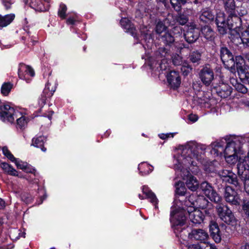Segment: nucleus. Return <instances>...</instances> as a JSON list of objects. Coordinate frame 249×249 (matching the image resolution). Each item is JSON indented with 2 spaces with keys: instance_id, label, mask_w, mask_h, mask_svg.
<instances>
[{
  "instance_id": "1",
  "label": "nucleus",
  "mask_w": 249,
  "mask_h": 249,
  "mask_svg": "<svg viewBox=\"0 0 249 249\" xmlns=\"http://www.w3.org/2000/svg\"><path fill=\"white\" fill-rule=\"evenodd\" d=\"M205 149L206 145L193 141L190 142L181 146L175 156V170L178 176L185 180L187 187L192 191H195L198 188L199 182L196 178L191 174L188 168L193 174L198 172L197 162Z\"/></svg>"
},
{
  "instance_id": "2",
  "label": "nucleus",
  "mask_w": 249,
  "mask_h": 249,
  "mask_svg": "<svg viewBox=\"0 0 249 249\" xmlns=\"http://www.w3.org/2000/svg\"><path fill=\"white\" fill-rule=\"evenodd\" d=\"M226 139L228 141L224 149V157L228 163L234 164L239 159L238 155L242 153V145L246 141L249 142V135L246 137L226 136Z\"/></svg>"
},
{
  "instance_id": "3",
  "label": "nucleus",
  "mask_w": 249,
  "mask_h": 249,
  "mask_svg": "<svg viewBox=\"0 0 249 249\" xmlns=\"http://www.w3.org/2000/svg\"><path fill=\"white\" fill-rule=\"evenodd\" d=\"M238 13V12H235V14H229L228 18V30L230 31V38L233 43L237 45L241 43L245 45L243 36L245 33L249 34V31H245L240 36L241 20L237 16Z\"/></svg>"
},
{
  "instance_id": "4",
  "label": "nucleus",
  "mask_w": 249,
  "mask_h": 249,
  "mask_svg": "<svg viewBox=\"0 0 249 249\" xmlns=\"http://www.w3.org/2000/svg\"><path fill=\"white\" fill-rule=\"evenodd\" d=\"M187 212L183 209L177 208L170 214V221L176 236L183 239V234L186 232L185 222Z\"/></svg>"
},
{
  "instance_id": "5",
  "label": "nucleus",
  "mask_w": 249,
  "mask_h": 249,
  "mask_svg": "<svg viewBox=\"0 0 249 249\" xmlns=\"http://www.w3.org/2000/svg\"><path fill=\"white\" fill-rule=\"evenodd\" d=\"M216 210L218 216L225 223L232 225L235 224V218L231 211L226 205L218 204L216 206Z\"/></svg>"
},
{
  "instance_id": "6",
  "label": "nucleus",
  "mask_w": 249,
  "mask_h": 249,
  "mask_svg": "<svg viewBox=\"0 0 249 249\" xmlns=\"http://www.w3.org/2000/svg\"><path fill=\"white\" fill-rule=\"evenodd\" d=\"M20 115V112L8 105L0 107V120L3 122L13 123L15 118Z\"/></svg>"
},
{
  "instance_id": "7",
  "label": "nucleus",
  "mask_w": 249,
  "mask_h": 249,
  "mask_svg": "<svg viewBox=\"0 0 249 249\" xmlns=\"http://www.w3.org/2000/svg\"><path fill=\"white\" fill-rule=\"evenodd\" d=\"M221 59L225 67L230 69L232 72H235V62L233 56L226 47H221L220 51Z\"/></svg>"
},
{
  "instance_id": "8",
  "label": "nucleus",
  "mask_w": 249,
  "mask_h": 249,
  "mask_svg": "<svg viewBox=\"0 0 249 249\" xmlns=\"http://www.w3.org/2000/svg\"><path fill=\"white\" fill-rule=\"evenodd\" d=\"M200 187L203 193L211 201L216 203H219L221 201V197L217 194L212 186L208 182L206 181L202 182L201 183Z\"/></svg>"
},
{
  "instance_id": "9",
  "label": "nucleus",
  "mask_w": 249,
  "mask_h": 249,
  "mask_svg": "<svg viewBox=\"0 0 249 249\" xmlns=\"http://www.w3.org/2000/svg\"><path fill=\"white\" fill-rule=\"evenodd\" d=\"M218 175L223 181L232 184L237 188H240V184L237 176L232 171L228 170H222L218 172Z\"/></svg>"
},
{
  "instance_id": "10",
  "label": "nucleus",
  "mask_w": 249,
  "mask_h": 249,
  "mask_svg": "<svg viewBox=\"0 0 249 249\" xmlns=\"http://www.w3.org/2000/svg\"><path fill=\"white\" fill-rule=\"evenodd\" d=\"M227 202L232 205H239L240 199L237 193L231 186H227L224 195Z\"/></svg>"
},
{
  "instance_id": "11",
  "label": "nucleus",
  "mask_w": 249,
  "mask_h": 249,
  "mask_svg": "<svg viewBox=\"0 0 249 249\" xmlns=\"http://www.w3.org/2000/svg\"><path fill=\"white\" fill-rule=\"evenodd\" d=\"M199 77L202 83L206 86H208L214 79V72L209 66H205L201 69Z\"/></svg>"
},
{
  "instance_id": "12",
  "label": "nucleus",
  "mask_w": 249,
  "mask_h": 249,
  "mask_svg": "<svg viewBox=\"0 0 249 249\" xmlns=\"http://www.w3.org/2000/svg\"><path fill=\"white\" fill-rule=\"evenodd\" d=\"M199 34V30L194 23H191L188 26V29L183 36L187 42L192 43L198 38Z\"/></svg>"
},
{
  "instance_id": "13",
  "label": "nucleus",
  "mask_w": 249,
  "mask_h": 249,
  "mask_svg": "<svg viewBox=\"0 0 249 249\" xmlns=\"http://www.w3.org/2000/svg\"><path fill=\"white\" fill-rule=\"evenodd\" d=\"M188 234V237L191 239H194L199 241L201 243H206V241L209 238V235L207 232L202 229H194L190 233L187 231L183 234V237Z\"/></svg>"
},
{
  "instance_id": "14",
  "label": "nucleus",
  "mask_w": 249,
  "mask_h": 249,
  "mask_svg": "<svg viewBox=\"0 0 249 249\" xmlns=\"http://www.w3.org/2000/svg\"><path fill=\"white\" fill-rule=\"evenodd\" d=\"M244 160L240 157L237 165L238 175L243 181L249 178V166Z\"/></svg>"
},
{
  "instance_id": "15",
  "label": "nucleus",
  "mask_w": 249,
  "mask_h": 249,
  "mask_svg": "<svg viewBox=\"0 0 249 249\" xmlns=\"http://www.w3.org/2000/svg\"><path fill=\"white\" fill-rule=\"evenodd\" d=\"M188 199L194 207H197L202 209H204L209 203L204 196H196L194 194L190 195Z\"/></svg>"
},
{
  "instance_id": "16",
  "label": "nucleus",
  "mask_w": 249,
  "mask_h": 249,
  "mask_svg": "<svg viewBox=\"0 0 249 249\" xmlns=\"http://www.w3.org/2000/svg\"><path fill=\"white\" fill-rule=\"evenodd\" d=\"M18 75L20 79L26 81L27 83L29 82L30 79L27 76H34L35 72L33 69L29 66L24 64H20L19 66Z\"/></svg>"
},
{
  "instance_id": "17",
  "label": "nucleus",
  "mask_w": 249,
  "mask_h": 249,
  "mask_svg": "<svg viewBox=\"0 0 249 249\" xmlns=\"http://www.w3.org/2000/svg\"><path fill=\"white\" fill-rule=\"evenodd\" d=\"M167 80L173 89H177L181 83V79L178 72L175 71H170L166 76Z\"/></svg>"
},
{
  "instance_id": "18",
  "label": "nucleus",
  "mask_w": 249,
  "mask_h": 249,
  "mask_svg": "<svg viewBox=\"0 0 249 249\" xmlns=\"http://www.w3.org/2000/svg\"><path fill=\"white\" fill-rule=\"evenodd\" d=\"M215 22L219 33L222 35L226 34L228 27V26H227L228 20L227 22H225V18L224 13H219L217 14Z\"/></svg>"
},
{
  "instance_id": "19",
  "label": "nucleus",
  "mask_w": 249,
  "mask_h": 249,
  "mask_svg": "<svg viewBox=\"0 0 249 249\" xmlns=\"http://www.w3.org/2000/svg\"><path fill=\"white\" fill-rule=\"evenodd\" d=\"M51 84L49 83L46 85L43 92L41 94V97L38 101V103L40 106H44L46 103V100L48 98H50L53 94L55 90V87L52 86L51 89L50 88Z\"/></svg>"
},
{
  "instance_id": "20",
  "label": "nucleus",
  "mask_w": 249,
  "mask_h": 249,
  "mask_svg": "<svg viewBox=\"0 0 249 249\" xmlns=\"http://www.w3.org/2000/svg\"><path fill=\"white\" fill-rule=\"evenodd\" d=\"M190 221L194 224H200L204 219L202 212L199 210H194L192 212H187Z\"/></svg>"
},
{
  "instance_id": "21",
  "label": "nucleus",
  "mask_w": 249,
  "mask_h": 249,
  "mask_svg": "<svg viewBox=\"0 0 249 249\" xmlns=\"http://www.w3.org/2000/svg\"><path fill=\"white\" fill-rule=\"evenodd\" d=\"M226 139V136H225L223 138L212 143L213 151L214 154L218 155L222 154L223 152H224V146L226 144H227L228 141Z\"/></svg>"
},
{
  "instance_id": "22",
  "label": "nucleus",
  "mask_w": 249,
  "mask_h": 249,
  "mask_svg": "<svg viewBox=\"0 0 249 249\" xmlns=\"http://www.w3.org/2000/svg\"><path fill=\"white\" fill-rule=\"evenodd\" d=\"M122 27L126 30V32L129 33L134 37H136V30L134 25L127 18H122L120 21Z\"/></svg>"
},
{
  "instance_id": "23",
  "label": "nucleus",
  "mask_w": 249,
  "mask_h": 249,
  "mask_svg": "<svg viewBox=\"0 0 249 249\" xmlns=\"http://www.w3.org/2000/svg\"><path fill=\"white\" fill-rule=\"evenodd\" d=\"M214 13L208 8L203 9L199 16L200 20L204 23H209L214 18Z\"/></svg>"
},
{
  "instance_id": "24",
  "label": "nucleus",
  "mask_w": 249,
  "mask_h": 249,
  "mask_svg": "<svg viewBox=\"0 0 249 249\" xmlns=\"http://www.w3.org/2000/svg\"><path fill=\"white\" fill-rule=\"evenodd\" d=\"M168 54V52L166 49L164 47H161L159 49L158 51L156 53V61L157 62L159 61H161V63H160V67L161 70H165V67H163V64L164 62H166V60L164 59L165 57Z\"/></svg>"
},
{
  "instance_id": "25",
  "label": "nucleus",
  "mask_w": 249,
  "mask_h": 249,
  "mask_svg": "<svg viewBox=\"0 0 249 249\" xmlns=\"http://www.w3.org/2000/svg\"><path fill=\"white\" fill-rule=\"evenodd\" d=\"M216 92L221 98H227L231 94V87L227 84H222L217 88Z\"/></svg>"
},
{
  "instance_id": "26",
  "label": "nucleus",
  "mask_w": 249,
  "mask_h": 249,
  "mask_svg": "<svg viewBox=\"0 0 249 249\" xmlns=\"http://www.w3.org/2000/svg\"><path fill=\"white\" fill-rule=\"evenodd\" d=\"M142 191L146 197L150 199V202L155 205V208H157L156 205L158 203V199L156 195L149 189L148 187L143 186L142 188Z\"/></svg>"
},
{
  "instance_id": "27",
  "label": "nucleus",
  "mask_w": 249,
  "mask_h": 249,
  "mask_svg": "<svg viewBox=\"0 0 249 249\" xmlns=\"http://www.w3.org/2000/svg\"><path fill=\"white\" fill-rule=\"evenodd\" d=\"M235 70L236 69L238 73H245V60L242 56L238 55L235 57Z\"/></svg>"
},
{
  "instance_id": "28",
  "label": "nucleus",
  "mask_w": 249,
  "mask_h": 249,
  "mask_svg": "<svg viewBox=\"0 0 249 249\" xmlns=\"http://www.w3.org/2000/svg\"><path fill=\"white\" fill-rule=\"evenodd\" d=\"M225 7L229 14H235V12H238V7H235L234 0H223Z\"/></svg>"
},
{
  "instance_id": "29",
  "label": "nucleus",
  "mask_w": 249,
  "mask_h": 249,
  "mask_svg": "<svg viewBox=\"0 0 249 249\" xmlns=\"http://www.w3.org/2000/svg\"><path fill=\"white\" fill-rule=\"evenodd\" d=\"M0 167L7 174L13 176H18V172L16 171L11 165L6 162H0Z\"/></svg>"
},
{
  "instance_id": "30",
  "label": "nucleus",
  "mask_w": 249,
  "mask_h": 249,
  "mask_svg": "<svg viewBox=\"0 0 249 249\" xmlns=\"http://www.w3.org/2000/svg\"><path fill=\"white\" fill-rule=\"evenodd\" d=\"M46 141V138L44 136H39L35 138L32 140V145L35 147L40 148L43 152L46 151V149L43 147L44 142Z\"/></svg>"
},
{
  "instance_id": "31",
  "label": "nucleus",
  "mask_w": 249,
  "mask_h": 249,
  "mask_svg": "<svg viewBox=\"0 0 249 249\" xmlns=\"http://www.w3.org/2000/svg\"><path fill=\"white\" fill-rule=\"evenodd\" d=\"M202 34L206 39L212 40L214 37V32L209 26H205L201 29Z\"/></svg>"
},
{
  "instance_id": "32",
  "label": "nucleus",
  "mask_w": 249,
  "mask_h": 249,
  "mask_svg": "<svg viewBox=\"0 0 249 249\" xmlns=\"http://www.w3.org/2000/svg\"><path fill=\"white\" fill-rule=\"evenodd\" d=\"M153 167L146 163L142 162L138 166V169L140 173L142 176H145L149 174L153 170Z\"/></svg>"
},
{
  "instance_id": "33",
  "label": "nucleus",
  "mask_w": 249,
  "mask_h": 249,
  "mask_svg": "<svg viewBox=\"0 0 249 249\" xmlns=\"http://www.w3.org/2000/svg\"><path fill=\"white\" fill-rule=\"evenodd\" d=\"M14 14H9L2 16L0 15V27H3L9 25L14 19Z\"/></svg>"
},
{
  "instance_id": "34",
  "label": "nucleus",
  "mask_w": 249,
  "mask_h": 249,
  "mask_svg": "<svg viewBox=\"0 0 249 249\" xmlns=\"http://www.w3.org/2000/svg\"><path fill=\"white\" fill-rule=\"evenodd\" d=\"M161 41L166 45H171L175 41V36H173L171 33L165 32L163 35L160 36Z\"/></svg>"
},
{
  "instance_id": "35",
  "label": "nucleus",
  "mask_w": 249,
  "mask_h": 249,
  "mask_svg": "<svg viewBox=\"0 0 249 249\" xmlns=\"http://www.w3.org/2000/svg\"><path fill=\"white\" fill-rule=\"evenodd\" d=\"M15 119H17L16 127L17 128L22 129L27 126L28 119L26 116L20 113V115L17 118H15Z\"/></svg>"
},
{
  "instance_id": "36",
  "label": "nucleus",
  "mask_w": 249,
  "mask_h": 249,
  "mask_svg": "<svg viewBox=\"0 0 249 249\" xmlns=\"http://www.w3.org/2000/svg\"><path fill=\"white\" fill-rule=\"evenodd\" d=\"M173 8L178 12L181 10L182 5L185 4L187 0H170Z\"/></svg>"
},
{
  "instance_id": "37",
  "label": "nucleus",
  "mask_w": 249,
  "mask_h": 249,
  "mask_svg": "<svg viewBox=\"0 0 249 249\" xmlns=\"http://www.w3.org/2000/svg\"><path fill=\"white\" fill-rule=\"evenodd\" d=\"M13 88V84L10 82L4 83L1 87V93L4 96H7L10 93Z\"/></svg>"
},
{
  "instance_id": "38",
  "label": "nucleus",
  "mask_w": 249,
  "mask_h": 249,
  "mask_svg": "<svg viewBox=\"0 0 249 249\" xmlns=\"http://www.w3.org/2000/svg\"><path fill=\"white\" fill-rule=\"evenodd\" d=\"M201 54L197 51L191 53L189 56L190 61L193 63L198 64L201 60Z\"/></svg>"
},
{
  "instance_id": "39",
  "label": "nucleus",
  "mask_w": 249,
  "mask_h": 249,
  "mask_svg": "<svg viewBox=\"0 0 249 249\" xmlns=\"http://www.w3.org/2000/svg\"><path fill=\"white\" fill-rule=\"evenodd\" d=\"M176 193L180 196H183L185 194L186 189L182 182L178 181L175 184Z\"/></svg>"
},
{
  "instance_id": "40",
  "label": "nucleus",
  "mask_w": 249,
  "mask_h": 249,
  "mask_svg": "<svg viewBox=\"0 0 249 249\" xmlns=\"http://www.w3.org/2000/svg\"><path fill=\"white\" fill-rule=\"evenodd\" d=\"M167 27L162 21H159L157 22L155 27V31L157 34H161L162 32L165 31Z\"/></svg>"
},
{
  "instance_id": "41",
  "label": "nucleus",
  "mask_w": 249,
  "mask_h": 249,
  "mask_svg": "<svg viewBox=\"0 0 249 249\" xmlns=\"http://www.w3.org/2000/svg\"><path fill=\"white\" fill-rule=\"evenodd\" d=\"M67 9V6L64 4H61L60 5L59 9L58 11V15L62 19L66 18V12Z\"/></svg>"
},
{
  "instance_id": "42",
  "label": "nucleus",
  "mask_w": 249,
  "mask_h": 249,
  "mask_svg": "<svg viewBox=\"0 0 249 249\" xmlns=\"http://www.w3.org/2000/svg\"><path fill=\"white\" fill-rule=\"evenodd\" d=\"M13 162L15 163L18 168L22 170H24L27 166V163L26 162H23L18 159H16V158L15 160H14Z\"/></svg>"
},
{
  "instance_id": "43",
  "label": "nucleus",
  "mask_w": 249,
  "mask_h": 249,
  "mask_svg": "<svg viewBox=\"0 0 249 249\" xmlns=\"http://www.w3.org/2000/svg\"><path fill=\"white\" fill-rule=\"evenodd\" d=\"M2 150L3 155H4V156H5L11 161H13L14 160H15V158L8 149L7 147H3Z\"/></svg>"
},
{
  "instance_id": "44",
  "label": "nucleus",
  "mask_w": 249,
  "mask_h": 249,
  "mask_svg": "<svg viewBox=\"0 0 249 249\" xmlns=\"http://www.w3.org/2000/svg\"><path fill=\"white\" fill-rule=\"evenodd\" d=\"M170 33H171V34L173 35V36H175V38H176L181 35L182 29L180 26H175L172 29Z\"/></svg>"
},
{
  "instance_id": "45",
  "label": "nucleus",
  "mask_w": 249,
  "mask_h": 249,
  "mask_svg": "<svg viewBox=\"0 0 249 249\" xmlns=\"http://www.w3.org/2000/svg\"><path fill=\"white\" fill-rule=\"evenodd\" d=\"M172 61L175 65H181L182 63V58L178 54H175L172 57Z\"/></svg>"
},
{
  "instance_id": "46",
  "label": "nucleus",
  "mask_w": 249,
  "mask_h": 249,
  "mask_svg": "<svg viewBox=\"0 0 249 249\" xmlns=\"http://www.w3.org/2000/svg\"><path fill=\"white\" fill-rule=\"evenodd\" d=\"M177 20L180 24L183 25L188 22V18L183 14H179L177 17Z\"/></svg>"
},
{
  "instance_id": "47",
  "label": "nucleus",
  "mask_w": 249,
  "mask_h": 249,
  "mask_svg": "<svg viewBox=\"0 0 249 249\" xmlns=\"http://www.w3.org/2000/svg\"><path fill=\"white\" fill-rule=\"evenodd\" d=\"M235 88L238 91L242 93L245 94L248 91L247 88L244 85L240 83L236 84Z\"/></svg>"
},
{
  "instance_id": "48",
  "label": "nucleus",
  "mask_w": 249,
  "mask_h": 249,
  "mask_svg": "<svg viewBox=\"0 0 249 249\" xmlns=\"http://www.w3.org/2000/svg\"><path fill=\"white\" fill-rule=\"evenodd\" d=\"M209 227L211 234L214 233V232H219V227L215 222H211Z\"/></svg>"
},
{
  "instance_id": "49",
  "label": "nucleus",
  "mask_w": 249,
  "mask_h": 249,
  "mask_svg": "<svg viewBox=\"0 0 249 249\" xmlns=\"http://www.w3.org/2000/svg\"><path fill=\"white\" fill-rule=\"evenodd\" d=\"M211 236L216 243H219L221 240L220 230H219V232H214V233L211 234Z\"/></svg>"
},
{
  "instance_id": "50",
  "label": "nucleus",
  "mask_w": 249,
  "mask_h": 249,
  "mask_svg": "<svg viewBox=\"0 0 249 249\" xmlns=\"http://www.w3.org/2000/svg\"><path fill=\"white\" fill-rule=\"evenodd\" d=\"M192 70L191 67L188 65L187 66L185 65L182 66L181 68V71L184 75H187Z\"/></svg>"
},
{
  "instance_id": "51",
  "label": "nucleus",
  "mask_w": 249,
  "mask_h": 249,
  "mask_svg": "<svg viewBox=\"0 0 249 249\" xmlns=\"http://www.w3.org/2000/svg\"><path fill=\"white\" fill-rule=\"evenodd\" d=\"M22 199L26 203H30L32 201V197L29 194H24L22 196Z\"/></svg>"
},
{
  "instance_id": "52",
  "label": "nucleus",
  "mask_w": 249,
  "mask_h": 249,
  "mask_svg": "<svg viewBox=\"0 0 249 249\" xmlns=\"http://www.w3.org/2000/svg\"><path fill=\"white\" fill-rule=\"evenodd\" d=\"M2 2L5 8L8 9L11 8V6L14 1V0H2Z\"/></svg>"
},
{
  "instance_id": "53",
  "label": "nucleus",
  "mask_w": 249,
  "mask_h": 249,
  "mask_svg": "<svg viewBox=\"0 0 249 249\" xmlns=\"http://www.w3.org/2000/svg\"><path fill=\"white\" fill-rule=\"evenodd\" d=\"M204 244L205 246H203V249H217L214 245L209 243L207 241Z\"/></svg>"
},
{
  "instance_id": "54",
  "label": "nucleus",
  "mask_w": 249,
  "mask_h": 249,
  "mask_svg": "<svg viewBox=\"0 0 249 249\" xmlns=\"http://www.w3.org/2000/svg\"><path fill=\"white\" fill-rule=\"evenodd\" d=\"M243 37L245 45L247 46H249V34L247 33H244Z\"/></svg>"
},
{
  "instance_id": "55",
  "label": "nucleus",
  "mask_w": 249,
  "mask_h": 249,
  "mask_svg": "<svg viewBox=\"0 0 249 249\" xmlns=\"http://www.w3.org/2000/svg\"><path fill=\"white\" fill-rule=\"evenodd\" d=\"M203 246L199 244H192L188 246V249H203Z\"/></svg>"
},
{
  "instance_id": "56",
  "label": "nucleus",
  "mask_w": 249,
  "mask_h": 249,
  "mask_svg": "<svg viewBox=\"0 0 249 249\" xmlns=\"http://www.w3.org/2000/svg\"><path fill=\"white\" fill-rule=\"evenodd\" d=\"M26 173H30L34 174V176H36V170L30 166H26V168L24 170Z\"/></svg>"
},
{
  "instance_id": "57",
  "label": "nucleus",
  "mask_w": 249,
  "mask_h": 249,
  "mask_svg": "<svg viewBox=\"0 0 249 249\" xmlns=\"http://www.w3.org/2000/svg\"><path fill=\"white\" fill-rule=\"evenodd\" d=\"M198 116L196 114H191L188 116V119L192 122H195L198 120Z\"/></svg>"
},
{
  "instance_id": "58",
  "label": "nucleus",
  "mask_w": 249,
  "mask_h": 249,
  "mask_svg": "<svg viewBox=\"0 0 249 249\" xmlns=\"http://www.w3.org/2000/svg\"><path fill=\"white\" fill-rule=\"evenodd\" d=\"M244 188L247 193L249 195V178L244 181Z\"/></svg>"
},
{
  "instance_id": "59",
  "label": "nucleus",
  "mask_w": 249,
  "mask_h": 249,
  "mask_svg": "<svg viewBox=\"0 0 249 249\" xmlns=\"http://www.w3.org/2000/svg\"><path fill=\"white\" fill-rule=\"evenodd\" d=\"M170 136H171V137L172 138H173L174 137V135L173 134H162L160 135V138L161 139H165L169 137Z\"/></svg>"
},
{
  "instance_id": "60",
  "label": "nucleus",
  "mask_w": 249,
  "mask_h": 249,
  "mask_svg": "<svg viewBox=\"0 0 249 249\" xmlns=\"http://www.w3.org/2000/svg\"><path fill=\"white\" fill-rule=\"evenodd\" d=\"M75 20L73 18H69L67 20V23L69 25L74 24Z\"/></svg>"
},
{
  "instance_id": "61",
  "label": "nucleus",
  "mask_w": 249,
  "mask_h": 249,
  "mask_svg": "<svg viewBox=\"0 0 249 249\" xmlns=\"http://www.w3.org/2000/svg\"><path fill=\"white\" fill-rule=\"evenodd\" d=\"M249 208V200H244L243 204V209Z\"/></svg>"
},
{
  "instance_id": "62",
  "label": "nucleus",
  "mask_w": 249,
  "mask_h": 249,
  "mask_svg": "<svg viewBox=\"0 0 249 249\" xmlns=\"http://www.w3.org/2000/svg\"><path fill=\"white\" fill-rule=\"evenodd\" d=\"M5 207V201L0 198V209H3Z\"/></svg>"
},
{
  "instance_id": "63",
  "label": "nucleus",
  "mask_w": 249,
  "mask_h": 249,
  "mask_svg": "<svg viewBox=\"0 0 249 249\" xmlns=\"http://www.w3.org/2000/svg\"><path fill=\"white\" fill-rule=\"evenodd\" d=\"M243 159H244L245 162L249 166V152L248 153L247 156Z\"/></svg>"
},
{
  "instance_id": "64",
  "label": "nucleus",
  "mask_w": 249,
  "mask_h": 249,
  "mask_svg": "<svg viewBox=\"0 0 249 249\" xmlns=\"http://www.w3.org/2000/svg\"><path fill=\"white\" fill-rule=\"evenodd\" d=\"M240 249H249V244L245 243L241 247Z\"/></svg>"
}]
</instances>
